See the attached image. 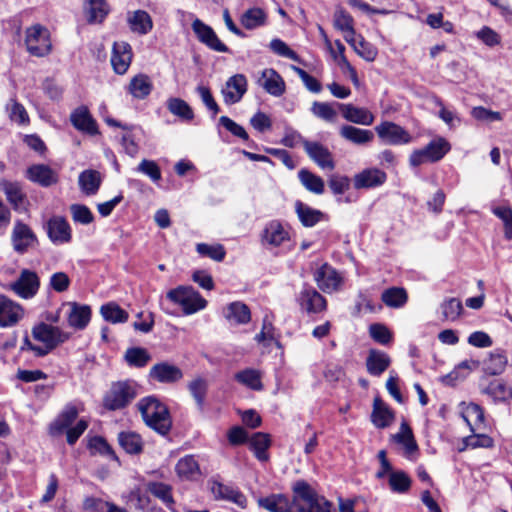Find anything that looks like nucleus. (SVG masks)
<instances>
[{"label":"nucleus","mask_w":512,"mask_h":512,"mask_svg":"<svg viewBox=\"0 0 512 512\" xmlns=\"http://www.w3.org/2000/svg\"><path fill=\"white\" fill-rule=\"evenodd\" d=\"M292 492V500L283 494H273L260 499L259 504L270 512H337L334 505L318 495L305 480L296 481Z\"/></svg>","instance_id":"1"},{"label":"nucleus","mask_w":512,"mask_h":512,"mask_svg":"<svg viewBox=\"0 0 512 512\" xmlns=\"http://www.w3.org/2000/svg\"><path fill=\"white\" fill-rule=\"evenodd\" d=\"M144 423L157 432L165 436L172 428V420L168 407L155 396H147L137 403Z\"/></svg>","instance_id":"2"},{"label":"nucleus","mask_w":512,"mask_h":512,"mask_svg":"<svg viewBox=\"0 0 512 512\" xmlns=\"http://www.w3.org/2000/svg\"><path fill=\"white\" fill-rule=\"evenodd\" d=\"M137 396L136 384L132 381H118L111 384L103 397V406L109 411L125 408Z\"/></svg>","instance_id":"3"},{"label":"nucleus","mask_w":512,"mask_h":512,"mask_svg":"<svg viewBox=\"0 0 512 512\" xmlns=\"http://www.w3.org/2000/svg\"><path fill=\"white\" fill-rule=\"evenodd\" d=\"M167 298L182 307L186 315L206 307L207 301L192 286H178L167 293Z\"/></svg>","instance_id":"4"},{"label":"nucleus","mask_w":512,"mask_h":512,"mask_svg":"<svg viewBox=\"0 0 512 512\" xmlns=\"http://www.w3.org/2000/svg\"><path fill=\"white\" fill-rule=\"evenodd\" d=\"M450 148L447 140L437 138L430 141L424 148L414 150L409 157V163L412 167H418L427 162H438L450 151Z\"/></svg>","instance_id":"5"},{"label":"nucleus","mask_w":512,"mask_h":512,"mask_svg":"<svg viewBox=\"0 0 512 512\" xmlns=\"http://www.w3.org/2000/svg\"><path fill=\"white\" fill-rule=\"evenodd\" d=\"M25 45L30 55L35 57L47 56L52 50L49 31L40 24L27 28Z\"/></svg>","instance_id":"6"},{"label":"nucleus","mask_w":512,"mask_h":512,"mask_svg":"<svg viewBox=\"0 0 512 512\" xmlns=\"http://www.w3.org/2000/svg\"><path fill=\"white\" fill-rule=\"evenodd\" d=\"M292 137H298L301 140L303 148L308 157L322 170L335 169V161L333 159V155L325 145L317 141H310L302 138L300 134H294Z\"/></svg>","instance_id":"7"},{"label":"nucleus","mask_w":512,"mask_h":512,"mask_svg":"<svg viewBox=\"0 0 512 512\" xmlns=\"http://www.w3.org/2000/svg\"><path fill=\"white\" fill-rule=\"evenodd\" d=\"M32 336L35 340L48 346V348L55 349L58 345L69 340L71 334L63 331L58 326L42 322L33 327Z\"/></svg>","instance_id":"8"},{"label":"nucleus","mask_w":512,"mask_h":512,"mask_svg":"<svg viewBox=\"0 0 512 512\" xmlns=\"http://www.w3.org/2000/svg\"><path fill=\"white\" fill-rule=\"evenodd\" d=\"M63 308H66L65 316L69 327L84 330L88 326L92 315L89 305L67 302L63 304Z\"/></svg>","instance_id":"9"},{"label":"nucleus","mask_w":512,"mask_h":512,"mask_svg":"<svg viewBox=\"0 0 512 512\" xmlns=\"http://www.w3.org/2000/svg\"><path fill=\"white\" fill-rule=\"evenodd\" d=\"M40 286L38 275L31 270L23 269L18 279L11 284V289L21 298H33Z\"/></svg>","instance_id":"10"},{"label":"nucleus","mask_w":512,"mask_h":512,"mask_svg":"<svg viewBox=\"0 0 512 512\" xmlns=\"http://www.w3.org/2000/svg\"><path fill=\"white\" fill-rule=\"evenodd\" d=\"M380 139L386 144L390 145H402L411 142V135L401 126L385 121L375 127Z\"/></svg>","instance_id":"11"},{"label":"nucleus","mask_w":512,"mask_h":512,"mask_svg":"<svg viewBox=\"0 0 512 512\" xmlns=\"http://www.w3.org/2000/svg\"><path fill=\"white\" fill-rule=\"evenodd\" d=\"M183 371L176 365L167 361L154 364L149 371L150 380L162 384H174L183 378Z\"/></svg>","instance_id":"12"},{"label":"nucleus","mask_w":512,"mask_h":512,"mask_svg":"<svg viewBox=\"0 0 512 512\" xmlns=\"http://www.w3.org/2000/svg\"><path fill=\"white\" fill-rule=\"evenodd\" d=\"M49 239L56 245L69 243L71 240V227L62 216L51 217L45 225Z\"/></svg>","instance_id":"13"},{"label":"nucleus","mask_w":512,"mask_h":512,"mask_svg":"<svg viewBox=\"0 0 512 512\" xmlns=\"http://www.w3.org/2000/svg\"><path fill=\"white\" fill-rule=\"evenodd\" d=\"M192 29L198 40L211 50L223 53L229 51V48L220 41L214 30L200 19L193 21Z\"/></svg>","instance_id":"14"},{"label":"nucleus","mask_w":512,"mask_h":512,"mask_svg":"<svg viewBox=\"0 0 512 512\" xmlns=\"http://www.w3.org/2000/svg\"><path fill=\"white\" fill-rule=\"evenodd\" d=\"M261 240L264 245L278 247L290 240L288 229L279 220H271L266 223Z\"/></svg>","instance_id":"15"},{"label":"nucleus","mask_w":512,"mask_h":512,"mask_svg":"<svg viewBox=\"0 0 512 512\" xmlns=\"http://www.w3.org/2000/svg\"><path fill=\"white\" fill-rule=\"evenodd\" d=\"M26 178L41 187H50L59 181L58 173L46 164H33L26 170Z\"/></svg>","instance_id":"16"},{"label":"nucleus","mask_w":512,"mask_h":512,"mask_svg":"<svg viewBox=\"0 0 512 512\" xmlns=\"http://www.w3.org/2000/svg\"><path fill=\"white\" fill-rule=\"evenodd\" d=\"M298 303L307 313H320L326 309L325 298L313 287L305 286L299 293Z\"/></svg>","instance_id":"17"},{"label":"nucleus","mask_w":512,"mask_h":512,"mask_svg":"<svg viewBox=\"0 0 512 512\" xmlns=\"http://www.w3.org/2000/svg\"><path fill=\"white\" fill-rule=\"evenodd\" d=\"M37 238L31 228L21 221H16L12 231V243L16 252L26 253L36 244Z\"/></svg>","instance_id":"18"},{"label":"nucleus","mask_w":512,"mask_h":512,"mask_svg":"<svg viewBox=\"0 0 512 512\" xmlns=\"http://www.w3.org/2000/svg\"><path fill=\"white\" fill-rule=\"evenodd\" d=\"M335 105L342 113V117L351 123L369 126L372 125L375 117L371 111L364 107H357L353 104L335 102Z\"/></svg>","instance_id":"19"},{"label":"nucleus","mask_w":512,"mask_h":512,"mask_svg":"<svg viewBox=\"0 0 512 512\" xmlns=\"http://www.w3.org/2000/svg\"><path fill=\"white\" fill-rule=\"evenodd\" d=\"M247 91V79L243 74H235L230 77L222 89V95L226 104L238 103Z\"/></svg>","instance_id":"20"},{"label":"nucleus","mask_w":512,"mask_h":512,"mask_svg":"<svg viewBox=\"0 0 512 512\" xmlns=\"http://www.w3.org/2000/svg\"><path fill=\"white\" fill-rule=\"evenodd\" d=\"M210 490L217 500H226L235 503L241 508L247 506L246 496L238 489L225 485L216 480L210 481Z\"/></svg>","instance_id":"21"},{"label":"nucleus","mask_w":512,"mask_h":512,"mask_svg":"<svg viewBox=\"0 0 512 512\" xmlns=\"http://www.w3.org/2000/svg\"><path fill=\"white\" fill-rule=\"evenodd\" d=\"M387 180L384 171L378 168H367L355 174L353 185L355 189H371L383 185Z\"/></svg>","instance_id":"22"},{"label":"nucleus","mask_w":512,"mask_h":512,"mask_svg":"<svg viewBox=\"0 0 512 512\" xmlns=\"http://www.w3.org/2000/svg\"><path fill=\"white\" fill-rule=\"evenodd\" d=\"M70 121L78 131L92 136L99 133L97 122L86 106H80L73 110L70 114Z\"/></svg>","instance_id":"23"},{"label":"nucleus","mask_w":512,"mask_h":512,"mask_svg":"<svg viewBox=\"0 0 512 512\" xmlns=\"http://www.w3.org/2000/svg\"><path fill=\"white\" fill-rule=\"evenodd\" d=\"M318 287L326 293L336 291L342 281L339 273L330 265L323 264L314 274Z\"/></svg>","instance_id":"24"},{"label":"nucleus","mask_w":512,"mask_h":512,"mask_svg":"<svg viewBox=\"0 0 512 512\" xmlns=\"http://www.w3.org/2000/svg\"><path fill=\"white\" fill-rule=\"evenodd\" d=\"M132 61V49L127 42H115L113 44L111 64L115 73L123 75L127 72Z\"/></svg>","instance_id":"25"},{"label":"nucleus","mask_w":512,"mask_h":512,"mask_svg":"<svg viewBox=\"0 0 512 512\" xmlns=\"http://www.w3.org/2000/svg\"><path fill=\"white\" fill-rule=\"evenodd\" d=\"M259 85L270 95L280 97L285 92V82L280 74L272 69H264L260 79Z\"/></svg>","instance_id":"26"},{"label":"nucleus","mask_w":512,"mask_h":512,"mask_svg":"<svg viewBox=\"0 0 512 512\" xmlns=\"http://www.w3.org/2000/svg\"><path fill=\"white\" fill-rule=\"evenodd\" d=\"M23 316L20 305L14 303L7 297L0 295V326L8 327L15 325Z\"/></svg>","instance_id":"27"},{"label":"nucleus","mask_w":512,"mask_h":512,"mask_svg":"<svg viewBox=\"0 0 512 512\" xmlns=\"http://www.w3.org/2000/svg\"><path fill=\"white\" fill-rule=\"evenodd\" d=\"M339 135L344 140L358 146L367 145L374 139V133L371 130L361 129L352 125L341 126Z\"/></svg>","instance_id":"28"},{"label":"nucleus","mask_w":512,"mask_h":512,"mask_svg":"<svg viewBox=\"0 0 512 512\" xmlns=\"http://www.w3.org/2000/svg\"><path fill=\"white\" fill-rule=\"evenodd\" d=\"M295 212L301 224L305 227H313L321 221L328 220V216L318 209H314L309 205L296 201Z\"/></svg>","instance_id":"29"},{"label":"nucleus","mask_w":512,"mask_h":512,"mask_svg":"<svg viewBox=\"0 0 512 512\" xmlns=\"http://www.w3.org/2000/svg\"><path fill=\"white\" fill-rule=\"evenodd\" d=\"M126 89L133 98L143 100L151 94L153 82L148 75L139 73L131 78Z\"/></svg>","instance_id":"30"},{"label":"nucleus","mask_w":512,"mask_h":512,"mask_svg":"<svg viewBox=\"0 0 512 512\" xmlns=\"http://www.w3.org/2000/svg\"><path fill=\"white\" fill-rule=\"evenodd\" d=\"M393 420V411L382 401L380 397H375L373 401V411L371 414V421L374 426L383 429L388 427Z\"/></svg>","instance_id":"31"},{"label":"nucleus","mask_w":512,"mask_h":512,"mask_svg":"<svg viewBox=\"0 0 512 512\" xmlns=\"http://www.w3.org/2000/svg\"><path fill=\"white\" fill-rule=\"evenodd\" d=\"M391 360L383 351L371 349L366 359L367 371L372 376H380L389 366Z\"/></svg>","instance_id":"32"},{"label":"nucleus","mask_w":512,"mask_h":512,"mask_svg":"<svg viewBox=\"0 0 512 512\" xmlns=\"http://www.w3.org/2000/svg\"><path fill=\"white\" fill-rule=\"evenodd\" d=\"M102 183L100 172L93 169L82 171L78 177L80 190L87 196L95 195Z\"/></svg>","instance_id":"33"},{"label":"nucleus","mask_w":512,"mask_h":512,"mask_svg":"<svg viewBox=\"0 0 512 512\" xmlns=\"http://www.w3.org/2000/svg\"><path fill=\"white\" fill-rule=\"evenodd\" d=\"M271 445V439L269 434L256 432L254 433L249 440V448L253 451L255 457L261 461L266 462L269 459V455L267 453L268 448Z\"/></svg>","instance_id":"34"},{"label":"nucleus","mask_w":512,"mask_h":512,"mask_svg":"<svg viewBox=\"0 0 512 512\" xmlns=\"http://www.w3.org/2000/svg\"><path fill=\"white\" fill-rule=\"evenodd\" d=\"M77 416L78 410L75 406H66L65 409L59 414L57 419L50 424V434H62L71 426V424L76 420Z\"/></svg>","instance_id":"35"},{"label":"nucleus","mask_w":512,"mask_h":512,"mask_svg":"<svg viewBox=\"0 0 512 512\" xmlns=\"http://www.w3.org/2000/svg\"><path fill=\"white\" fill-rule=\"evenodd\" d=\"M130 29L140 35L148 34L153 28L151 16L144 10H136L127 19Z\"/></svg>","instance_id":"36"},{"label":"nucleus","mask_w":512,"mask_h":512,"mask_svg":"<svg viewBox=\"0 0 512 512\" xmlns=\"http://www.w3.org/2000/svg\"><path fill=\"white\" fill-rule=\"evenodd\" d=\"M298 179L304 188L316 195H321L325 190L324 180L306 168L298 171Z\"/></svg>","instance_id":"37"},{"label":"nucleus","mask_w":512,"mask_h":512,"mask_svg":"<svg viewBox=\"0 0 512 512\" xmlns=\"http://www.w3.org/2000/svg\"><path fill=\"white\" fill-rule=\"evenodd\" d=\"M267 18V13L263 9L253 7L249 8L242 14L240 22L244 28L254 30L266 25Z\"/></svg>","instance_id":"38"},{"label":"nucleus","mask_w":512,"mask_h":512,"mask_svg":"<svg viewBox=\"0 0 512 512\" xmlns=\"http://www.w3.org/2000/svg\"><path fill=\"white\" fill-rule=\"evenodd\" d=\"M175 470L180 478L192 480L200 475L199 464L192 455H187L178 460Z\"/></svg>","instance_id":"39"},{"label":"nucleus","mask_w":512,"mask_h":512,"mask_svg":"<svg viewBox=\"0 0 512 512\" xmlns=\"http://www.w3.org/2000/svg\"><path fill=\"white\" fill-rule=\"evenodd\" d=\"M234 378L238 383L252 390L261 391L263 389L261 374L256 369L247 368L241 370L234 375Z\"/></svg>","instance_id":"40"},{"label":"nucleus","mask_w":512,"mask_h":512,"mask_svg":"<svg viewBox=\"0 0 512 512\" xmlns=\"http://www.w3.org/2000/svg\"><path fill=\"white\" fill-rule=\"evenodd\" d=\"M394 440L403 445L406 455H411L418 451V445L413 436L410 426L403 422L400 426V431L393 436Z\"/></svg>","instance_id":"41"},{"label":"nucleus","mask_w":512,"mask_h":512,"mask_svg":"<svg viewBox=\"0 0 512 512\" xmlns=\"http://www.w3.org/2000/svg\"><path fill=\"white\" fill-rule=\"evenodd\" d=\"M225 316L229 321H234L236 324H247L251 319L249 307L242 302L229 304Z\"/></svg>","instance_id":"42"},{"label":"nucleus","mask_w":512,"mask_h":512,"mask_svg":"<svg viewBox=\"0 0 512 512\" xmlns=\"http://www.w3.org/2000/svg\"><path fill=\"white\" fill-rule=\"evenodd\" d=\"M120 446L129 454H139L143 449V441L139 434L128 431L118 435Z\"/></svg>","instance_id":"43"},{"label":"nucleus","mask_w":512,"mask_h":512,"mask_svg":"<svg viewBox=\"0 0 512 512\" xmlns=\"http://www.w3.org/2000/svg\"><path fill=\"white\" fill-rule=\"evenodd\" d=\"M167 109L184 121H191L194 113L190 105L181 98L172 97L167 100Z\"/></svg>","instance_id":"44"},{"label":"nucleus","mask_w":512,"mask_h":512,"mask_svg":"<svg viewBox=\"0 0 512 512\" xmlns=\"http://www.w3.org/2000/svg\"><path fill=\"white\" fill-rule=\"evenodd\" d=\"M407 293L400 287H391L383 291L381 295L382 302L392 308H400L407 302Z\"/></svg>","instance_id":"45"},{"label":"nucleus","mask_w":512,"mask_h":512,"mask_svg":"<svg viewBox=\"0 0 512 512\" xmlns=\"http://www.w3.org/2000/svg\"><path fill=\"white\" fill-rule=\"evenodd\" d=\"M124 359L129 366L142 368L151 360V355L145 348L132 347L126 350Z\"/></svg>","instance_id":"46"},{"label":"nucleus","mask_w":512,"mask_h":512,"mask_svg":"<svg viewBox=\"0 0 512 512\" xmlns=\"http://www.w3.org/2000/svg\"><path fill=\"white\" fill-rule=\"evenodd\" d=\"M102 317L111 323H124L128 320V313L122 309L117 303L109 302L100 308Z\"/></svg>","instance_id":"47"},{"label":"nucleus","mask_w":512,"mask_h":512,"mask_svg":"<svg viewBox=\"0 0 512 512\" xmlns=\"http://www.w3.org/2000/svg\"><path fill=\"white\" fill-rule=\"evenodd\" d=\"M188 390L200 410L203 409L208 391V382L202 377H197L189 382Z\"/></svg>","instance_id":"48"},{"label":"nucleus","mask_w":512,"mask_h":512,"mask_svg":"<svg viewBox=\"0 0 512 512\" xmlns=\"http://www.w3.org/2000/svg\"><path fill=\"white\" fill-rule=\"evenodd\" d=\"M3 191L9 203L15 210H18L26 198V195L23 193L20 184L17 182L5 181L3 183Z\"/></svg>","instance_id":"49"},{"label":"nucleus","mask_w":512,"mask_h":512,"mask_svg":"<svg viewBox=\"0 0 512 512\" xmlns=\"http://www.w3.org/2000/svg\"><path fill=\"white\" fill-rule=\"evenodd\" d=\"M148 491L156 498L161 500L169 509L174 504L172 496V488L170 485L163 482H150L148 483Z\"/></svg>","instance_id":"50"},{"label":"nucleus","mask_w":512,"mask_h":512,"mask_svg":"<svg viewBox=\"0 0 512 512\" xmlns=\"http://www.w3.org/2000/svg\"><path fill=\"white\" fill-rule=\"evenodd\" d=\"M109 12L108 4L105 0H89L87 7L88 22L101 23Z\"/></svg>","instance_id":"51"},{"label":"nucleus","mask_w":512,"mask_h":512,"mask_svg":"<svg viewBox=\"0 0 512 512\" xmlns=\"http://www.w3.org/2000/svg\"><path fill=\"white\" fill-rule=\"evenodd\" d=\"M334 106L335 103L314 101L310 110L315 117L326 122H334L337 117Z\"/></svg>","instance_id":"52"},{"label":"nucleus","mask_w":512,"mask_h":512,"mask_svg":"<svg viewBox=\"0 0 512 512\" xmlns=\"http://www.w3.org/2000/svg\"><path fill=\"white\" fill-rule=\"evenodd\" d=\"M483 392L489 395L495 402L506 401L512 396V391L507 388L503 381L498 379L491 381Z\"/></svg>","instance_id":"53"},{"label":"nucleus","mask_w":512,"mask_h":512,"mask_svg":"<svg viewBox=\"0 0 512 512\" xmlns=\"http://www.w3.org/2000/svg\"><path fill=\"white\" fill-rule=\"evenodd\" d=\"M389 486L395 493H406L411 487V479L402 470L391 472L389 474Z\"/></svg>","instance_id":"54"},{"label":"nucleus","mask_w":512,"mask_h":512,"mask_svg":"<svg viewBox=\"0 0 512 512\" xmlns=\"http://www.w3.org/2000/svg\"><path fill=\"white\" fill-rule=\"evenodd\" d=\"M6 110L11 121L19 125H27L29 123L30 120L25 107L17 102L16 99H10L6 105Z\"/></svg>","instance_id":"55"},{"label":"nucleus","mask_w":512,"mask_h":512,"mask_svg":"<svg viewBox=\"0 0 512 512\" xmlns=\"http://www.w3.org/2000/svg\"><path fill=\"white\" fill-rule=\"evenodd\" d=\"M441 313L445 320L455 321L461 315L463 306L458 298H449L442 302Z\"/></svg>","instance_id":"56"},{"label":"nucleus","mask_w":512,"mask_h":512,"mask_svg":"<svg viewBox=\"0 0 512 512\" xmlns=\"http://www.w3.org/2000/svg\"><path fill=\"white\" fill-rule=\"evenodd\" d=\"M506 364L505 355L499 352L491 353L489 359L484 363V370L489 375H499L504 371Z\"/></svg>","instance_id":"57"},{"label":"nucleus","mask_w":512,"mask_h":512,"mask_svg":"<svg viewBox=\"0 0 512 512\" xmlns=\"http://www.w3.org/2000/svg\"><path fill=\"white\" fill-rule=\"evenodd\" d=\"M492 213L503 222L505 237L512 239V209L509 206H497L492 208Z\"/></svg>","instance_id":"58"},{"label":"nucleus","mask_w":512,"mask_h":512,"mask_svg":"<svg viewBox=\"0 0 512 512\" xmlns=\"http://www.w3.org/2000/svg\"><path fill=\"white\" fill-rule=\"evenodd\" d=\"M333 24L334 27L341 32H352L354 26V19L343 8H337L333 16Z\"/></svg>","instance_id":"59"},{"label":"nucleus","mask_w":512,"mask_h":512,"mask_svg":"<svg viewBox=\"0 0 512 512\" xmlns=\"http://www.w3.org/2000/svg\"><path fill=\"white\" fill-rule=\"evenodd\" d=\"M70 212L72 215V219L76 223H80L82 225H87L93 222L94 215L91 210L83 204H72L70 206Z\"/></svg>","instance_id":"60"},{"label":"nucleus","mask_w":512,"mask_h":512,"mask_svg":"<svg viewBox=\"0 0 512 512\" xmlns=\"http://www.w3.org/2000/svg\"><path fill=\"white\" fill-rule=\"evenodd\" d=\"M475 36L489 48H494L501 43V36L489 26H483L480 30L475 32Z\"/></svg>","instance_id":"61"},{"label":"nucleus","mask_w":512,"mask_h":512,"mask_svg":"<svg viewBox=\"0 0 512 512\" xmlns=\"http://www.w3.org/2000/svg\"><path fill=\"white\" fill-rule=\"evenodd\" d=\"M370 337L381 345H387L392 340V334L390 330L380 323H374L369 326Z\"/></svg>","instance_id":"62"},{"label":"nucleus","mask_w":512,"mask_h":512,"mask_svg":"<svg viewBox=\"0 0 512 512\" xmlns=\"http://www.w3.org/2000/svg\"><path fill=\"white\" fill-rule=\"evenodd\" d=\"M89 446L95 452L104 456H108L110 459L114 461H118V457L115 454L114 450L103 437L96 436L92 438Z\"/></svg>","instance_id":"63"},{"label":"nucleus","mask_w":512,"mask_h":512,"mask_svg":"<svg viewBox=\"0 0 512 512\" xmlns=\"http://www.w3.org/2000/svg\"><path fill=\"white\" fill-rule=\"evenodd\" d=\"M353 48L366 61H374L377 56V49L361 36H359V41Z\"/></svg>","instance_id":"64"}]
</instances>
